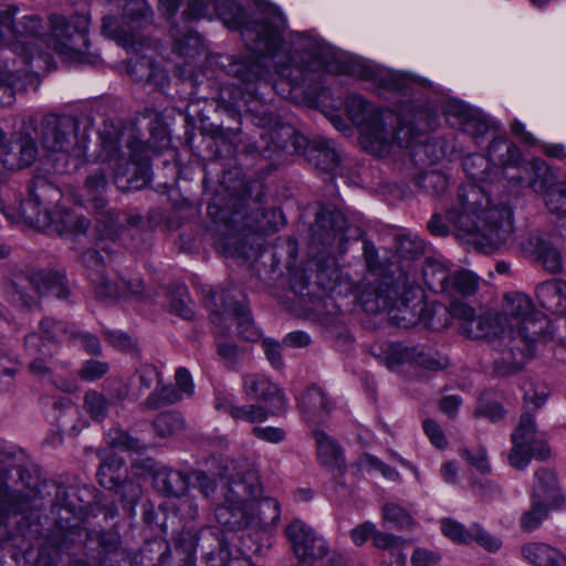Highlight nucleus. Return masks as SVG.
I'll return each instance as SVG.
<instances>
[{"mask_svg":"<svg viewBox=\"0 0 566 566\" xmlns=\"http://www.w3.org/2000/svg\"><path fill=\"white\" fill-rule=\"evenodd\" d=\"M536 297L546 311L554 314H564L566 312V282L553 279L538 284Z\"/></svg>","mask_w":566,"mask_h":566,"instance_id":"cd10ccee","label":"nucleus"},{"mask_svg":"<svg viewBox=\"0 0 566 566\" xmlns=\"http://www.w3.org/2000/svg\"><path fill=\"white\" fill-rule=\"evenodd\" d=\"M493 168H499V179L504 177L521 159L520 148L506 137L494 138L488 148Z\"/></svg>","mask_w":566,"mask_h":566,"instance_id":"bb28decb","label":"nucleus"},{"mask_svg":"<svg viewBox=\"0 0 566 566\" xmlns=\"http://www.w3.org/2000/svg\"><path fill=\"white\" fill-rule=\"evenodd\" d=\"M255 123L261 127L260 139L254 142V150L260 155L266 156L272 149H282L286 145V138L293 135V128L279 123V120L268 113L256 116Z\"/></svg>","mask_w":566,"mask_h":566,"instance_id":"5701e85b","label":"nucleus"},{"mask_svg":"<svg viewBox=\"0 0 566 566\" xmlns=\"http://www.w3.org/2000/svg\"><path fill=\"white\" fill-rule=\"evenodd\" d=\"M298 407L308 422L319 421L332 410V402L319 387H310L298 399Z\"/></svg>","mask_w":566,"mask_h":566,"instance_id":"c85d7f7f","label":"nucleus"},{"mask_svg":"<svg viewBox=\"0 0 566 566\" xmlns=\"http://www.w3.org/2000/svg\"><path fill=\"white\" fill-rule=\"evenodd\" d=\"M463 169L473 181L494 182L499 180V168L491 167L489 156L470 155L463 159Z\"/></svg>","mask_w":566,"mask_h":566,"instance_id":"f704fd0d","label":"nucleus"},{"mask_svg":"<svg viewBox=\"0 0 566 566\" xmlns=\"http://www.w3.org/2000/svg\"><path fill=\"white\" fill-rule=\"evenodd\" d=\"M123 461L117 457L106 458L99 465L97 476L98 482L106 489H118L124 495L125 492H129V503H134L139 496L138 486L133 483H124L122 473Z\"/></svg>","mask_w":566,"mask_h":566,"instance_id":"a878e982","label":"nucleus"},{"mask_svg":"<svg viewBox=\"0 0 566 566\" xmlns=\"http://www.w3.org/2000/svg\"><path fill=\"white\" fill-rule=\"evenodd\" d=\"M72 325L52 318H44L40 322L41 334L30 333L24 338V347L28 354L42 353L44 356L53 357L57 350V344L69 339L73 332Z\"/></svg>","mask_w":566,"mask_h":566,"instance_id":"f3484780","label":"nucleus"},{"mask_svg":"<svg viewBox=\"0 0 566 566\" xmlns=\"http://www.w3.org/2000/svg\"><path fill=\"white\" fill-rule=\"evenodd\" d=\"M243 391L250 399L263 401L271 413H280L286 409V398L276 384L262 374H247L242 378Z\"/></svg>","mask_w":566,"mask_h":566,"instance_id":"aec40b11","label":"nucleus"},{"mask_svg":"<svg viewBox=\"0 0 566 566\" xmlns=\"http://www.w3.org/2000/svg\"><path fill=\"white\" fill-rule=\"evenodd\" d=\"M109 444L114 448L127 451H139L143 449L139 440L134 439L123 431H114L109 433Z\"/></svg>","mask_w":566,"mask_h":566,"instance_id":"338daca9","label":"nucleus"},{"mask_svg":"<svg viewBox=\"0 0 566 566\" xmlns=\"http://www.w3.org/2000/svg\"><path fill=\"white\" fill-rule=\"evenodd\" d=\"M441 556L438 552L423 547H417L411 556L412 566H431L438 563Z\"/></svg>","mask_w":566,"mask_h":566,"instance_id":"774afa93","label":"nucleus"},{"mask_svg":"<svg viewBox=\"0 0 566 566\" xmlns=\"http://www.w3.org/2000/svg\"><path fill=\"white\" fill-rule=\"evenodd\" d=\"M153 427L158 437L169 438L182 431L184 420L172 412L160 413L154 420Z\"/></svg>","mask_w":566,"mask_h":566,"instance_id":"49530a36","label":"nucleus"},{"mask_svg":"<svg viewBox=\"0 0 566 566\" xmlns=\"http://www.w3.org/2000/svg\"><path fill=\"white\" fill-rule=\"evenodd\" d=\"M441 531L444 536L458 544L471 543V527L465 528L461 523L452 518H443L441 521Z\"/></svg>","mask_w":566,"mask_h":566,"instance_id":"864d4df0","label":"nucleus"},{"mask_svg":"<svg viewBox=\"0 0 566 566\" xmlns=\"http://www.w3.org/2000/svg\"><path fill=\"white\" fill-rule=\"evenodd\" d=\"M360 303L366 312L387 311L399 327L409 328L420 323L426 302L422 289L401 274L396 281L385 280L371 292H364Z\"/></svg>","mask_w":566,"mask_h":566,"instance_id":"0eeeda50","label":"nucleus"},{"mask_svg":"<svg viewBox=\"0 0 566 566\" xmlns=\"http://www.w3.org/2000/svg\"><path fill=\"white\" fill-rule=\"evenodd\" d=\"M36 135L42 148L55 160L59 174L77 170L88 149V134L81 132V123L69 115L46 114L42 117Z\"/></svg>","mask_w":566,"mask_h":566,"instance_id":"423d86ee","label":"nucleus"},{"mask_svg":"<svg viewBox=\"0 0 566 566\" xmlns=\"http://www.w3.org/2000/svg\"><path fill=\"white\" fill-rule=\"evenodd\" d=\"M295 555L304 560H317L324 558L329 547L324 537L301 520H293L285 528Z\"/></svg>","mask_w":566,"mask_h":566,"instance_id":"dca6fc26","label":"nucleus"},{"mask_svg":"<svg viewBox=\"0 0 566 566\" xmlns=\"http://www.w3.org/2000/svg\"><path fill=\"white\" fill-rule=\"evenodd\" d=\"M275 66L281 80L274 84V88L279 91V85L284 81L291 88L310 86V83L315 81L314 73L321 67V62L314 60L310 53L303 52L287 57L286 62H275Z\"/></svg>","mask_w":566,"mask_h":566,"instance_id":"a211bd4d","label":"nucleus"},{"mask_svg":"<svg viewBox=\"0 0 566 566\" xmlns=\"http://www.w3.org/2000/svg\"><path fill=\"white\" fill-rule=\"evenodd\" d=\"M155 488L168 495L180 496L188 490L189 478L186 473L170 468H159L154 472Z\"/></svg>","mask_w":566,"mask_h":566,"instance_id":"7c9ffc66","label":"nucleus"},{"mask_svg":"<svg viewBox=\"0 0 566 566\" xmlns=\"http://www.w3.org/2000/svg\"><path fill=\"white\" fill-rule=\"evenodd\" d=\"M358 465L361 470L366 471H379L382 476H385L388 480L396 481L399 479V473L395 469L390 468L386 463H384L378 458L365 453L359 457L358 459Z\"/></svg>","mask_w":566,"mask_h":566,"instance_id":"5fc2aeb1","label":"nucleus"},{"mask_svg":"<svg viewBox=\"0 0 566 566\" xmlns=\"http://www.w3.org/2000/svg\"><path fill=\"white\" fill-rule=\"evenodd\" d=\"M314 151L316 166L322 170H333L337 167L339 156L329 140L323 138L315 140Z\"/></svg>","mask_w":566,"mask_h":566,"instance_id":"a18cd8bd","label":"nucleus"},{"mask_svg":"<svg viewBox=\"0 0 566 566\" xmlns=\"http://www.w3.org/2000/svg\"><path fill=\"white\" fill-rule=\"evenodd\" d=\"M527 245L534 248L533 253L537 261L551 273H557L563 268L562 255L559 251L549 242L532 237L527 240Z\"/></svg>","mask_w":566,"mask_h":566,"instance_id":"4c0bfd02","label":"nucleus"},{"mask_svg":"<svg viewBox=\"0 0 566 566\" xmlns=\"http://www.w3.org/2000/svg\"><path fill=\"white\" fill-rule=\"evenodd\" d=\"M422 275L426 285L436 293H446L448 284L450 282L451 272L449 269L439 260H427Z\"/></svg>","mask_w":566,"mask_h":566,"instance_id":"58836bf2","label":"nucleus"},{"mask_svg":"<svg viewBox=\"0 0 566 566\" xmlns=\"http://www.w3.org/2000/svg\"><path fill=\"white\" fill-rule=\"evenodd\" d=\"M453 314L451 313V305L449 307L440 303H426V310L422 311V317L420 323L433 331H440L447 328Z\"/></svg>","mask_w":566,"mask_h":566,"instance_id":"a19ab883","label":"nucleus"},{"mask_svg":"<svg viewBox=\"0 0 566 566\" xmlns=\"http://www.w3.org/2000/svg\"><path fill=\"white\" fill-rule=\"evenodd\" d=\"M511 441L513 446L509 452V463L516 470H524L532 458L545 460L551 455L546 442L536 438L535 419L528 412L521 416Z\"/></svg>","mask_w":566,"mask_h":566,"instance_id":"9b49d317","label":"nucleus"},{"mask_svg":"<svg viewBox=\"0 0 566 566\" xmlns=\"http://www.w3.org/2000/svg\"><path fill=\"white\" fill-rule=\"evenodd\" d=\"M176 49L180 55L190 59L202 54L205 51L200 35L195 32H189L184 39H178Z\"/></svg>","mask_w":566,"mask_h":566,"instance_id":"13d9d810","label":"nucleus"},{"mask_svg":"<svg viewBox=\"0 0 566 566\" xmlns=\"http://www.w3.org/2000/svg\"><path fill=\"white\" fill-rule=\"evenodd\" d=\"M108 370V363L103 360L88 359L78 370V376L84 381H95L105 376Z\"/></svg>","mask_w":566,"mask_h":566,"instance_id":"e2e57ef3","label":"nucleus"},{"mask_svg":"<svg viewBox=\"0 0 566 566\" xmlns=\"http://www.w3.org/2000/svg\"><path fill=\"white\" fill-rule=\"evenodd\" d=\"M155 381L160 384L159 373L153 365H142L130 380L132 387L137 390L138 395L149 390Z\"/></svg>","mask_w":566,"mask_h":566,"instance_id":"09e8293b","label":"nucleus"},{"mask_svg":"<svg viewBox=\"0 0 566 566\" xmlns=\"http://www.w3.org/2000/svg\"><path fill=\"white\" fill-rule=\"evenodd\" d=\"M269 412L260 405L237 406L232 409V419L247 422H262L268 419Z\"/></svg>","mask_w":566,"mask_h":566,"instance_id":"6e6d98bb","label":"nucleus"},{"mask_svg":"<svg viewBox=\"0 0 566 566\" xmlns=\"http://www.w3.org/2000/svg\"><path fill=\"white\" fill-rule=\"evenodd\" d=\"M496 315L502 332L495 343L494 373L507 377L524 368L534 354L536 340L546 336L549 322L522 292L506 293Z\"/></svg>","mask_w":566,"mask_h":566,"instance_id":"f257e3e1","label":"nucleus"},{"mask_svg":"<svg viewBox=\"0 0 566 566\" xmlns=\"http://www.w3.org/2000/svg\"><path fill=\"white\" fill-rule=\"evenodd\" d=\"M184 398L180 390L174 386H161L160 388H156L148 398L146 399V405L148 408L157 409L164 405L175 403L180 401Z\"/></svg>","mask_w":566,"mask_h":566,"instance_id":"8fccbe9b","label":"nucleus"},{"mask_svg":"<svg viewBox=\"0 0 566 566\" xmlns=\"http://www.w3.org/2000/svg\"><path fill=\"white\" fill-rule=\"evenodd\" d=\"M62 193L45 177H35L29 187V197L21 201L19 211L22 220L35 229L51 227L54 218L53 205L60 202Z\"/></svg>","mask_w":566,"mask_h":566,"instance_id":"9d476101","label":"nucleus"},{"mask_svg":"<svg viewBox=\"0 0 566 566\" xmlns=\"http://www.w3.org/2000/svg\"><path fill=\"white\" fill-rule=\"evenodd\" d=\"M411 346L389 344L382 352V360L389 369H396L402 364H411Z\"/></svg>","mask_w":566,"mask_h":566,"instance_id":"de8ad7c7","label":"nucleus"},{"mask_svg":"<svg viewBox=\"0 0 566 566\" xmlns=\"http://www.w3.org/2000/svg\"><path fill=\"white\" fill-rule=\"evenodd\" d=\"M554 506V504H546L542 500L532 497L530 510L526 511L521 517L522 530L527 533L536 530L547 517L548 510Z\"/></svg>","mask_w":566,"mask_h":566,"instance_id":"c03bdc74","label":"nucleus"},{"mask_svg":"<svg viewBox=\"0 0 566 566\" xmlns=\"http://www.w3.org/2000/svg\"><path fill=\"white\" fill-rule=\"evenodd\" d=\"M151 21V10L144 1L137 0L126 9L125 21L116 30H112V18L103 19V29L108 32L122 46L137 50L142 46V39L137 31L149 24Z\"/></svg>","mask_w":566,"mask_h":566,"instance_id":"ddd939ff","label":"nucleus"},{"mask_svg":"<svg viewBox=\"0 0 566 566\" xmlns=\"http://www.w3.org/2000/svg\"><path fill=\"white\" fill-rule=\"evenodd\" d=\"M447 219L485 252L507 243L514 230L511 208L503 203L494 205L489 191L475 182L458 188Z\"/></svg>","mask_w":566,"mask_h":566,"instance_id":"f03ea898","label":"nucleus"},{"mask_svg":"<svg viewBox=\"0 0 566 566\" xmlns=\"http://www.w3.org/2000/svg\"><path fill=\"white\" fill-rule=\"evenodd\" d=\"M539 193L544 196V203L552 213L566 216V175L560 181H555L553 177L547 188Z\"/></svg>","mask_w":566,"mask_h":566,"instance_id":"ea45409f","label":"nucleus"},{"mask_svg":"<svg viewBox=\"0 0 566 566\" xmlns=\"http://www.w3.org/2000/svg\"><path fill=\"white\" fill-rule=\"evenodd\" d=\"M4 295L10 304L22 310H32L38 306L42 295L66 300L70 296V289L65 276L61 273L20 271L7 282Z\"/></svg>","mask_w":566,"mask_h":566,"instance_id":"6e6552de","label":"nucleus"},{"mask_svg":"<svg viewBox=\"0 0 566 566\" xmlns=\"http://www.w3.org/2000/svg\"><path fill=\"white\" fill-rule=\"evenodd\" d=\"M106 189L107 178L103 168H96L87 175L84 181V190L86 191L87 200L92 201L97 213L96 229L102 239L113 240L117 235L116 217L109 212L101 211L106 205L104 198Z\"/></svg>","mask_w":566,"mask_h":566,"instance_id":"2eb2a0df","label":"nucleus"},{"mask_svg":"<svg viewBox=\"0 0 566 566\" xmlns=\"http://www.w3.org/2000/svg\"><path fill=\"white\" fill-rule=\"evenodd\" d=\"M20 73L0 70V106H7L14 101V88L18 86Z\"/></svg>","mask_w":566,"mask_h":566,"instance_id":"603ef678","label":"nucleus"},{"mask_svg":"<svg viewBox=\"0 0 566 566\" xmlns=\"http://www.w3.org/2000/svg\"><path fill=\"white\" fill-rule=\"evenodd\" d=\"M553 170L539 158L518 161L504 176L510 182L521 188H530L534 192H543L553 180Z\"/></svg>","mask_w":566,"mask_h":566,"instance_id":"6ab92c4d","label":"nucleus"},{"mask_svg":"<svg viewBox=\"0 0 566 566\" xmlns=\"http://www.w3.org/2000/svg\"><path fill=\"white\" fill-rule=\"evenodd\" d=\"M223 497V504L216 509V520L227 531L265 527L280 518L279 503L262 496V486L253 470L228 478Z\"/></svg>","mask_w":566,"mask_h":566,"instance_id":"7ed1b4c3","label":"nucleus"},{"mask_svg":"<svg viewBox=\"0 0 566 566\" xmlns=\"http://www.w3.org/2000/svg\"><path fill=\"white\" fill-rule=\"evenodd\" d=\"M411 364L428 370H441L448 366V359L429 347L411 346Z\"/></svg>","mask_w":566,"mask_h":566,"instance_id":"37998d69","label":"nucleus"},{"mask_svg":"<svg viewBox=\"0 0 566 566\" xmlns=\"http://www.w3.org/2000/svg\"><path fill=\"white\" fill-rule=\"evenodd\" d=\"M479 289V277L469 270H460L451 273L450 282L444 295L454 302H462L461 298L473 295Z\"/></svg>","mask_w":566,"mask_h":566,"instance_id":"2f4dec72","label":"nucleus"},{"mask_svg":"<svg viewBox=\"0 0 566 566\" xmlns=\"http://www.w3.org/2000/svg\"><path fill=\"white\" fill-rule=\"evenodd\" d=\"M471 542H476L489 552H496L501 548L502 542L496 536L490 534L481 525L474 523L471 525Z\"/></svg>","mask_w":566,"mask_h":566,"instance_id":"052dcab7","label":"nucleus"},{"mask_svg":"<svg viewBox=\"0 0 566 566\" xmlns=\"http://www.w3.org/2000/svg\"><path fill=\"white\" fill-rule=\"evenodd\" d=\"M234 290L214 293L209 291L206 296V305L210 311V321L222 331H228L237 323L240 336L249 342L259 339L260 334L255 328L249 310L235 298Z\"/></svg>","mask_w":566,"mask_h":566,"instance_id":"1a4fd4ad","label":"nucleus"},{"mask_svg":"<svg viewBox=\"0 0 566 566\" xmlns=\"http://www.w3.org/2000/svg\"><path fill=\"white\" fill-rule=\"evenodd\" d=\"M319 463L327 469H335L342 463L339 446L324 431H313Z\"/></svg>","mask_w":566,"mask_h":566,"instance_id":"e433bc0d","label":"nucleus"},{"mask_svg":"<svg viewBox=\"0 0 566 566\" xmlns=\"http://www.w3.org/2000/svg\"><path fill=\"white\" fill-rule=\"evenodd\" d=\"M52 214L51 226L60 233L82 234L88 229L90 220L62 208L59 202L53 205Z\"/></svg>","mask_w":566,"mask_h":566,"instance_id":"473e14b6","label":"nucleus"},{"mask_svg":"<svg viewBox=\"0 0 566 566\" xmlns=\"http://www.w3.org/2000/svg\"><path fill=\"white\" fill-rule=\"evenodd\" d=\"M373 543H374L375 547H377L379 549H388V551L396 549L398 566L405 565L406 555L399 551L402 547V545L405 544V539L402 537H399V536H396L392 534H388V533H384V532H379L376 530L374 537H373Z\"/></svg>","mask_w":566,"mask_h":566,"instance_id":"3c124183","label":"nucleus"},{"mask_svg":"<svg viewBox=\"0 0 566 566\" xmlns=\"http://www.w3.org/2000/svg\"><path fill=\"white\" fill-rule=\"evenodd\" d=\"M97 242V249H88L81 254V262L87 268L88 279L94 290L96 298L102 302L113 303L123 297L122 279L109 275L106 272L107 261L111 255L103 244Z\"/></svg>","mask_w":566,"mask_h":566,"instance_id":"f8f14e48","label":"nucleus"},{"mask_svg":"<svg viewBox=\"0 0 566 566\" xmlns=\"http://www.w3.org/2000/svg\"><path fill=\"white\" fill-rule=\"evenodd\" d=\"M381 518L385 525H390L397 530L408 528L415 524V518L407 509L394 502L382 505Z\"/></svg>","mask_w":566,"mask_h":566,"instance_id":"79ce46f5","label":"nucleus"},{"mask_svg":"<svg viewBox=\"0 0 566 566\" xmlns=\"http://www.w3.org/2000/svg\"><path fill=\"white\" fill-rule=\"evenodd\" d=\"M107 401L103 395L94 390H90L85 394L84 408L93 419H104L107 412Z\"/></svg>","mask_w":566,"mask_h":566,"instance_id":"4d7b16f0","label":"nucleus"},{"mask_svg":"<svg viewBox=\"0 0 566 566\" xmlns=\"http://www.w3.org/2000/svg\"><path fill=\"white\" fill-rule=\"evenodd\" d=\"M453 318L460 322V333L472 339L493 338V348L499 339L502 326L497 324V315H476L472 306L464 302L451 305Z\"/></svg>","mask_w":566,"mask_h":566,"instance_id":"4468645a","label":"nucleus"},{"mask_svg":"<svg viewBox=\"0 0 566 566\" xmlns=\"http://www.w3.org/2000/svg\"><path fill=\"white\" fill-rule=\"evenodd\" d=\"M346 109L352 122L359 127L361 147L376 156L389 154L395 143L400 147L412 146L422 129L400 122L399 127L394 130V115L380 112L359 95L347 98Z\"/></svg>","mask_w":566,"mask_h":566,"instance_id":"39448f33","label":"nucleus"},{"mask_svg":"<svg viewBox=\"0 0 566 566\" xmlns=\"http://www.w3.org/2000/svg\"><path fill=\"white\" fill-rule=\"evenodd\" d=\"M224 69L229 75L238 78L247 86L248 94L251 97L255 95V90L250 88V86L265 82L270 74L266 65L256 57L229 59Z\"/></svg>","mask_w":566,"mask_h":566,"instance_id":"393cba45","label":"nucleus"},{"mask_svg":"<svg viewBox=\"0 0 566 566\" xmlns=\"http://www.w3.org/2000/svg\"><path fill=\"white\" fill-rule=\"evenodd\" d=\"M70 340L75 344H80L91 355L101 354V342L98 337L92 333L83 332L73 327Z\"/></svg>","mask_w":566,"mask_h":566,"instance_id":"0e129e2a","label":"nucleus"},{"mask_svg":"<svg viewBox=\"0 0 566 566\" xmlns=\"http://www.w3.org/2000/svg\"><path fill=\"white\" fill-rule=\"evenodd\" d=\"M38 156L35 140L29 133L21 132L18 139L0 153L1 164L6 169L17 170L31 166Z\"/></svg>","mask_w":566,"mask_h":566,"instance_id":"b1692460","label":"nucleus"},{"mask_svg":"<svg viewBox=\"0 0 566 566\" xmlns=\"http://www.w3.org/2000/svg\"><path fill=\"white\" fill-rule=\"evenodd\" d=\"M460 454L478 471L482 473H488L491 471V467L488 462L486 450L484 448L479 447L472 452L468 449H461Z\"/></svg>","mask_w":566,"mask_h":566,"instance_id":"69168bd1","label":"nucleus"},{"mask_svg":"<svg viewBox=\"0 0 566 566\" xmlns=\"http://www.w3.org/2000/svg\"><path fill=\"white\" fill-rule=\"evenodd\" d=\"M52 24V44L53 50L65 56L73 57L86 46L87 34L84 29H77L66 22L63 17L53 15Z\"/></svg>","mask_w":566,"mask_h":566,"instance_id":"4be33fe9","label":"nucleus"},{"mask_svg":"<svg viewBox=\"0 0 566 566\" xmlns=\"http://www.w3.org/2000/svg\"><path fill=\"white\" fill-rule=\"evenodd\" d=\"M399 253L408 259H415L424 252V242L417 235L402 234L398 238Z\"/></svg>","mask_w":566,"mask_h":566,"instance_id":"bf43d9fd","label":"nucleus"},{"mask_svg":"<svg viewBox=\"0 0 566 566\" xmlns=\"http://www.w3.org/2000/svg\"><path fill=\"white\" fill-rule=\"evenodd\" d=\"M34 358L29 364V371L40 379H51L53 370V357L44 356L42 353L29 354Z\"/></svg>","mask_w":566,"mask_h":566,"instance_id":"680f3d73","label":"nucleus"},{"mask_svg":"<svg viewBox=\"0 0 566 566\" xmlns=\"http://www.w3.org/2000/svg\"><path fill=\"white\" fill-rule=\"evenodd\" d=\"M348 231L347 221L340 212L327 211L317 214L314 238L322 244L335 247L339 253H345Z\"/></svg>","mask_w":566,"mask_h":566,"instance_id":"412c9836","label":"nucleus"},{"mask_svg":"<svg viewBox=\"0 0 566 566\" xmlns=\"http://www.w3.org/2000/svg\"><path fill=\"white\" fill-rule=\"evenodd\" d=\"M128 72L136 81H146L154 83L158 87H164L168 77L163 69L156 66L149 59L142 56L130 63Z\"/></svg>","mask_w":566,"mask_h":566,"instance_id":"c9c22d12","label":"nucleus"},{"mask_svg":"<svg viewBox=\"0 0 566 566\" xmlns=\"http://www.w3.org/2000/svg\"><path fill=\"white\" fill-rule=\"evenodd\" d=\"M186 14L191 19L209 15L212 7L229 29H241V35L251 51L262 56H275L282 44L280 24L282 15L274 10L245 23L243 9L229 0H189Z\"/></svg>","mask_w":566,"mask_h":566,"instance_id":"20e7f679","label":"nucleus"},{"mask_svg":"<svg viewBox=\"0 0 566 566\" xmlns=\"http://www.w3.org/2000/svg\"><path fill=\"white\" fill-rule=\"evenodd\" d=\"M532 497L542 500L546 504H559L562 496L556 485L555 474L548 469H539L535 472Z\"/></svg>","mask_w":566,"mask_h":566,"instance_id":"72a5a7b5","label":"nucleus"},{"mask_svg":"<svg viewBox=\"0 0 566 566\" xmlns=\"http://www.w3.org/2000/svg\"><path fill=\"white\" fill-rule=\"evenodd\" d=\"M521 554L534 566H566V555L545 543H527L522 546Z\"/></svg>","mask_w":566,"mask_h":566,"instance_id":"c756f323","label":"nucleus"}]
</instances>
